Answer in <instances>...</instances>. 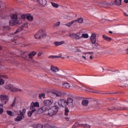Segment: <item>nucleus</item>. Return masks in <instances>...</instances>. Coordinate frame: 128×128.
Wrapping results in <instances>:
<instances>
[{
  "label": "nucleus",
  "instance_id": "11",
  "mask_svg": "<svg viewBox=\"0 0 128 128\" xmlns=\"http://www.w3.org/2000/svg\"><path fill=\"white\" fill-rule=\"evenodd\" d=\"M90 40L92 42H96V33L92 34L90 38Z\"/></svg>",
  "mask_w": 128,
  "mask_h": 128
},
{
  "label": "nucleus",
  "instance_id": "49",
  "mask_svg": "<svg viewBox=\"0 0 128 128\" xmlns=\"http://www.w3.org/2000/svg\"><path fill=\"white\" fill-rule=\"evenodd\" d=\"M94 54V52H84V54Z\"/></svg>",
  "mask_w": 128,
  "mask_h": 128
},
{
  "label": "nucleus",
  "instance_id": "5",
  "mask_svg": "<svg viewBox=\"0 0 128 128\" xmlns=\"http://www.w3.org/2000/svg\"><path fill=\"white\" fill-rule=\"evenodd\" d=\"M50 94L52 98H56V96L62 97L64 96H66V92L61 91H56L55 92H50Z\"/></svg>",
  "mask_w": 128,
  "mask_h": 128
},
{
  "label": "nucleus",
  "instance_id": "51",
  "mask_svg": "<svg viewBox=\"0 0 128 128\" xmlns=\"http://www.w3.org/2000/svg\"><path fill=\"white\" fill-rule=\"evenodd\" d=\"M4 112V109L2 108H0V114H2Z\"/></svg>",
  "mask_w": 128,
  "mask_h": 128
},
{
  "label": "nucleus",
  "instance_id": "27",
  "mask_svg": "<svg viewBox=\"0 0 128 128\" xmlns=\"http://www.w3.org/2000/svg\"><path fill=\"white\" fill-rule=\"evenodd\" d=\"M74 20H76V22H78L79 24H82L84 22V19L82 18Z\"/></svg>",
  "mask_w": 128,
  "mask_h": 128
},
{
  "label": "nucleus",
  "instance_id": "54",
  "mask_svg": "<svg viewBox=\"0 0 128 128\" xmlns=\"http://www.w3.org/2000/svg\"><path fill=\"white\" fill-rule=\"evenodd\" d=\"M26 108H23L22 110V112H23L24 114H26Z\"/></svg>",
  "mask_w": 128,
  "mask_h": 128
},
{
  "label": "nucleus",
  "instance_id": "24",
  "mask_svg": "<svg viewBox=\"0 0 128 128\" xmlns=\"http://www.w3.org/2000/svg\"><path fill=\"white\" fill-rule=\"evenodd\" d=\"M66 102H67L68 106V104H72L74 100L70 98H68Z\"/></svg>",
  "mask_w": 128,
  "mask_h": 128
},
{
  "label": "nucleus",
  "instance_id": "58",
  "mask_svg": "<svg viewBox=\"0 0 128 128\" xmlns=\"http://www.w3.org/2000/svg\"><path fill=\"white\" fill-rule=\"evenodd\" d=\"M85 91H86V92H92V91H90V90H86Z\"/></svg>",
  "mask_w": 128,
  "mask_h": 128
},
{
  "label": "nucleus",
  "instance_id": "50",
  "mask_svg": "<svg viewBox=\"0 0 128 128\" xmlns=\"http://www.w3.org/2000/svg\"><path fill=\"white\" fill-rule=\"evenodd\" d=\"M1 76H2V78H8V76H5V75L0 76V78Z\"/></svg>",
  "mask_w": 128,
  "mask_h": 128
},
{
  "label": "nucleus",
  "instance_id": "47",
  "mask_svg": "<svg viewBox=\"0 0 128 128\" xmlns=\"http://www.w3.org/2000/svg\"><path fill=\"white\" fill-rule=\"evenodd\" d=\"M36 128H44V127L42 126V125L40 124H38L36 126Z\"/></svg>",
  "mask_w": 128,
  "mask_h": 128
},
{
  "label": "nucleus",
  "instance_id": "34",
  "mask_svg": "<svg viewBox=\"0 0 128 128\" xmlns=\"http://www.w3.org/2000/svg\"><path fill=\"white\" fill-rule=\"evenodd\" d=\"M16 98L15 97L12 104H11V108H14V106L16 105Z\"/></svg>",
  "mask_w": 128,
  "mask_h": 128
},
{
  "label": "nucleus",
  "instance_id": "57",
  "mask_svg": "<svg viewBox=\"0 0 128 128\" xmlns=\"http://www.w3.org/2000/svg\"><path fill=\"white\" fill-rule=\"evenodd\" d=\"M125 52L126 54H128V48H127L126 50H125Z\"/></svg>",
  "mask_w": 128,
  "mask_h": 128
},
{
  "label": "nucleus",
  "instance_id": "41",
  "mask_svg": "<svg viewBox=\"0 0 128 128\" xmlns=\"http://www.w3.org/2000/svg\"><path fill=\"white\" fill-rule=\"evenodd\" d=\"M4 84V80H2V78H0V86Z\"/></svg>",
  "mask_w": 128,
  "mask_h": 128
},
{
  "label": "nucleus",
  "instance_id": "63",
  "mask_svg": "<svg viewBox=\"0 0 128 128\" xmlns=\"http://www.w3.org/2000/svg\"><path fill=\"white\" fill-rule=\"evenodd\" d=\"M24 26L25 27V28H28V24H24Z\"/></svg>",
  "mask_w": 128,
  "mask_h": 128
},
{
  "label": "nucleus",
  "instance_id": "26",
  "mask_svg": "<svg viewBox=\"0 0 128 128\" xmlns=\"http://www.w3.org/2000/svg\"><path fill=\"white\" fill-rule=\"evenodd\" d=\"M62 88H70V84L68 82L62 84Z\"/></svg>",
  "mask_w": 128,
  "mask_h": 128
},
{
  "label": "nucleus",
  "instance_id": "45",
  "mask_svg": "<svg viewBox=\"0 0 128 128\" xmlns=\"http://www.w3.org/2000/svg\"><path fill=\"white\" fill-rule=\"evenodd\" d=\"M4 28H5V30H10V27L9 26H4Z\"/></svg>",
  "mask_w": 128,
  "mask_h": 128
},
{
  "label": "nucleus",
  "instance_id": "25",
  "mask_svg": "<svg viewBox=\"0 0 128 128\" xmlns=\"http://www.w3.org/2000/svg\"><path fill=\"white\" fill-rule=\"evenodd\" d=\"M122 0H115L114 4L116 6H120Z\"/></svg>",
  "mask_w": 128,
  "mask_h": 128
},
{
  "label": "nucleus",
  "instance_id": "59",
  "mask_svg": "<svg viewBox=\"0 0 128 128\" xmlns=\"http://www.w3.org/2000/svg\"><path fill=\"white\" fill-rule=\"evenodd\" d=\"M124 14L125 16H128V14L124 12Z\"/></svg>",
  "mask_w": 128,
  "mask_h": 128
},
{
  "label": "nucleus",
  "instance_id": "42",
  "mask_svg": "<svg viewBox=\"0 0 128 128\" xmlns=\"http://www.w3.org/2000/svg\"><path fill=\"white\" fill-rule=\"evenodd\" d=\"M92 44H94V48H98V44L96 43V42H92Z\"/></svg>",
  "mask_w": 128,
  "mask_h": 128
},
{
  "label": "nucleus",
  "instance_id": "15",
  "mask_svg": "<svg viewBox=\"0 0 128 128\" xmlns=\"http://www.w3.org/2000/svg\"><path fill=\"white\" fill-rule=\"evenodd\" d=\"M61 58L64 59V58L62 57V54H60L58 55V56H48L49 58Z\"/></svg>",
  "mask_w": 128,
  "mask_h": 128
},
{
  "label": "nucleus",
  "instance_id": "36",
  "mask_svg": "<svg viewBox=\"0 0 128 128\" xmlns=\"http://www.w3.org/2000/svg\"><path fill=\"white\" fill-rule=\"evenodd\" d=\"M46 98V94H39V98Z\"/></svg>",
  "mask_w": 128,
  "mask_h": 128
},
{
  "label": "nucleus",
  "instance_id": "22",
  "mask_svg": "<svg viewBox=\"0 0 128 128\" xmlns=\"http://www.w3.org/2000/svg\"><path fill=\"white\" fill-rule=\"evenodd\" d=\"M9 24L10 26H16V20H11L9 21Z\"/></svg>",
  "mask_w": 128,
  "mask_h": 128
},
{
  "label": "nucleus",
  "instance_id": "46",
  "mask_svg": "<svg viewBox=\"0 0 128 128\" xmlns=\"http://www.w3.org/2000/svg\"><path fill=\"white\" fill-rule=\"evenodd\" d=\"M80 88V90H86V87L81 86H79Z\"/></svg>",
  "mask_w": 128,
  "mask_h": 128
},
{
  "label": "nucleus",
  "instance_id": "13",
  "mask_svg": "<svg viewBox=\"0 0 128 128\" xmlns=\"http://www.w3.org/2000/svg\"><path fill=\"white\" fill-rule=\"evenodd\" d=\"M50 70H52V72H60V69L56 66H51Z\"/></svg>",
  "mask_w": 128,
  "mask_h": 128
},
{
  "label": "nucleus",
  "instance_id": "60",
  "mask_svg": "<svg viewBox=\"0 0 128 128\" xmlns=\"http://www.w3.org/2000/svg\"><path fill=\"white\" fill-rule=\"evenodd\" d=\"M42 56V53L39 52V53L38 54V56Z\"/></svg>",
  "mask_w": 128,
  "mask_h": 128
},
{
  "label": "nucleus",
  "instance_id": "21",
  "mask_svg": "<svg viewBox=\"0 0 128 128\" xmlns=\"http://www.w3.org/2000/svg\"><path fill=\"white\" fill-rule=\"evenodd\" d=\"M82 106H88V100H82Z\"/></svg>",
  "mask_w": 128,
  "mask_h": 128
},
{
  "label": "nucleus",
  "instance_id": "29",
  "mask_svg": "<svg viewBox=\"0 0 128 128\" xmlns=\"http://www.w3.org/2000/svg\"><path fill=\"white\" fill-rule=\"evenodd\" d=\"M80 126H82V128H90V126L86 124H81Z\"/></svg>",
  "mask_w": 128,
  "mask_h": 128
},
{
  "label": "nucleus",
  "instance_id": "61",
  "mask_svg": "<svg viewBox=\"0 0 128 128\" xmlns=\"http://www.w3.org/2000/svg\"><path fill=\"white\" fill-rule=\"evenodd\" d=\"M96 108H98V109L100 108V106H97L96 107Z\"/></svg>",
  "mask_w": 128,
  "mask_h": 128
},
{
  "label": "nucleus",
  "instance_id": "16",
  "mask_svg": "<svg viewBox=\"0 0 128 128\" xmlns=\"http://www.w3.org/2000/svg\"><path fill=\"white\" fill-rule=\"evenodd\" d=\"M116 110L118 112L120 110H128V108L125 106H120V108H116Z\"/></svg>",
  "mask_w": 128,
  "mask_h": 128
},
{
  "label": "nucleus",
  "instance_id": "28",
  "mask_svg": "<svg viewBox=\"0 0 128 128\" xmlns=\"http://www.w3.org/2000/svg\"><path fill=\"white\" fill-rule=\"evenodd\" d=\"M69 36L70 38H74V40H78L77 38V36L76 34H70Z\"/></svg>",
  "mask_w": 128,
  "mask_h": 128
},
{
  "label": "nucleus",
  "instance_id": "39",
  "mask_svg": "<svg viewBox=\"0 0 128 128\" xmlns=\"http://www.w3.org/2000/svg\"><path fill=\"white\" fill-rule=\"evenodd\" d=\"M34 106L38 108V106H40V104L38 102H34Z\"/></svg>",
  "mask_w": 128,
  "mask_h": 128
},
{
  "label": "nucleus",
  "instance_id": "10",
  "mask_svg": "<svg viewBox=\"0 0 128 128\" xmlns=\"http://www.w3.org/2000/svg\"><path fill=\"white\" fill-rule=\"evenodd\" d=\"M20 116H18L16 117V118H15L14 120L15 122H20V120H22V118H24V115L22 112V110L20 111Z\"/></svg>",
  "mask_w": 128,
  "mask_h": 128
},
{
  "label": "nucleus",
  "instance_id": "31",
  "mask_svg": "<svg viewBox=\"0 0 128 128\" xmlns=\"http://www.w3.org/2000/svg\"><path fill=\"white\" fill-rule=\"evenodd\" d=\"M51 4L52 6H54V8H58L60 6V5H58V4H56L54 2H51Z\"/></svg>",
  "mask_w": 128,
  "mask_h": 128
},
{
  "label": "nucleus",
  "instance_id": "32",
  "mask_svg": "<svg viewBox=\"0 0 128 128\" xmlns=\"http://www.w3.org/2000/svg\"><path fill=\"white\" fill-rule=\"evenodd\" d=\"M12 18L13 20H18V15L16 14H14L12 16Z\"/></svg>",
  "mask_w": 128,
  "mask_h": 128
},
{
  "label": "nucleus",
  "instance_id": "8",
  "mask_svg": "<svg viewBox=\"0 0 128 128\" xmlns=\"http://www.w3.org/2000/svg\"><path fill=\"white\" fill-rule=\"evenodd\" d=\"M52 102H54V100L52 99H49V100H45L44 101V104L46 106V108H50V106H52Z\"/></svg>",
  "mask_w": 128,
  "mask_h": 128
},
{
  "label": "nucleus",
  "instance_id": "35",
  "mask_svg": "<svg viewBox=\"0 0 128 128\" xmlns=\"http://www.w3.org/2000/svg\"><path fill=\"white\" fill-rule=\"evenodd\" d=\"M6 113L8 116H14V114L12 113V112L10 111V110H7Z\"/></svg>",
  "mask_w": 128,
  "mask_h": 128
},
{
  "label": "nucleus",
  "instance_id": "55",
  "mask_svg": "<svg viewBox=\"0 0 128 128\" xmlns=\"http://www.w3.org/2000/svg\"><path fill=\"white\" fill-rule=\"evenodd\" d=\"M60 22H58L56 24V25L58 26H60Z\"/></svg>",
  "mask_w": 128,
  "mask_h": 128
},
{
  "label": "nucleus",
  "instance_id": "44",
  "mask_svg": "<svg viewBox=\"0 0 128 128\" xmlns=\"http://www.w3.org/2000/svg\"><path fill=\"white\" fill-rule=\"evenodd\" d=\"M21 18H22V20H24V19L26 18V14L22 15Z\"/></svg>",
  "mask_w": 128,
  "mask_h": 128
},
{
  "label": "nucleus",
  "instance_id": "3",
  "mask_svg": "<svg viewBox=\"0 0 128 128\" xmlns=\"http://www.w3.org/2000/svg\"><path fill=\"white\" fill-rule=\"evenodd\" d=\"M94 2L96 4V6H102L103 8H109L110 6H114V3L112 2H108L106 1L103 2H98L94 0Z\"/></svg>",
  "mask_w": 128,
  "mask_h": 128
},
{
  "label": "nucleus",
  "instance_id": "23",
  "mask_svg": "<svg viewBox=\"0 0 128 128\" xmlns=\"http://www.w3.org/2000/svg\"><path fill=\"white\" fill-rule=\"evenodd\" d=\"M82 32H80L76 34V36H77V39L78 40H80V38H82Z\"/></svg>",
  "mask_w": 128,
  "mask_h": 128
},
{
  "label": "nucleus",
  "instance_id": "17",
  "mask_svg": "<svg viewBox=\"0 0 128 128\" xmlns=\"http://www.w3.org/2000/svg\"><path fill=\"white\" fill-rule=\"evenodd\" d=\"M30 22L34 20V17L30 14H26V18Z\"/></svg>",
  "mask_w": 128,
  "mask_h": 128
},
{
  "label": "nucleus",
  "instance_id": "12",
  "mask_svg": "<svg viewBox=\"0 0 128 128\" xmlns=\"http://www.w3.org/2000/svg\"><path fill=\"white\" fill-rule=\"evenodd\" d=\"M36 2L41 6H46V0H36Z\"/></svg>",
  "mask_w": 128,
  "mask_h": 128
},
{
  "label": "nucleus",
  "instance_id": "48",
  "mask_svg": "<svg viewBox=\"0 0 128 128\" xmlns=\"http://www.w3.org/2000/svg\"><path fill=\"white\" fill-rule=\"evenodd\" d=\"M123 81L124 82H128V76H126L124 78Z\"/></svg>",
  "mask_w": 128,
  "mask_h": 128
},
{
  "label": "nucleus",
  "instance_id": "52",
  "mask_svg": "<svg viewBox=\"0 0 128 128\" xmlns=\"http://www.w3.org/2000/svg\"><path fill=\"white\" fill-rule=\"evenodd\" d=\"M117 94L118 93L116 92L106 94Z\"/></svg>",
  "mask_w": 128,
  "mask_h": 128
},
{
  "label": "nucleus",
  "instance_id": "4",
  "mask_svg": "<svg viewBox=\"0 0 128 128\" xmlns=\"http://www.w3.org/2000/svg\"><path fill=\"white\" fill-rule=\"evenodd\" d=\"M36 54V52H31L29 54L28 52H24L21 54V56L22 58H24V60H28V56H29V58H32V57L34 56Z\"/></svg>",
  "mask_w": 128,
  "mask_h": 128
},
{
  "label": "nucleus",
  "instance_id": "20",
  "mask_svg": "<svg viewBox=\"0 0 128 128\" xmlns=\"http://www.w3.org/2000/svg\"><path fill=\"white\" fill-rule=\"evenodd\" d=\"M102 38L105 40H107V42H110V40H112V38L106 35H103Z\"/></svg>",
  "mask_w": 128,
  "mask_h": 128
},
{
  "label": "nucleus",
  "instance_id": "37",
  "mask_svg": "<svg viewBox=\"0 0 128 128\" xmlns=\"http://www.w3.org/2000/svg\"><path fill=\"white\" fill-rule=\"evenodd\" d=\"M82 38H88V34H82Z\"/></svg>",
  "mask_w": 128,
  "mask_h": 128
},
{
  "label": "nucleus",
  "instance_id": "7",
  "mask_svg": "<svg viewBox=\"0 0 128 128\" xmlns=\"http://www.w3.org/2000/svg\"><path fill=\"white\" fill-rule=\"evenodd\" d=\"M4 88L6 90H10V92H22V91L21 89L14 88V86H12V84L6 85Z\"/></svg>",
  "mask_w": 128,
  "mask_h": 128
},
{
  "label": "nucleus",
  "instance_id": "64",
  "mask_svg": "<svg viewBox=\"0 0 128 128\" xmlns=\"http://www.w3.org/2000/svg\"><path fill=\"white\" fill-rule=\"evenodd\" d=\"M2 106H3L2 104H0V108H2Z\"/></svg>",
  "mask_w": 128,
  "mask_h": 128
},
{
  "label": "nucleus",
  "instance_id": "33",
  "mask_svg": "<svg viewBox=\"0 0 128 128\" xmlns=\"http://www.w3.org/2000/svg\"><path fill=\"white\" fill-rule=\"evenodd\" d=\"M34 102H32L30 104V110H34Z\"/></svg>",
  "mask_w": 128,
  "mask_h": 128
},
{
  "label": "nucleus",
  "instance_id": "62",
  "mask_svg": "<svg viewBox=\"0 0 128 128\" xmlns=\"http://www.w3.org/2000/svg\"><path fill=\"white\" fill-rule=\"evenodd\" d=\"M94 58V57H92V56H90V60H92Z\"/></svg>",
  "mask_w": 128,
  "mask_h": 128
},
{
  "label": "nucleus",
  "instance_id": "56",
  "mask_svg": "<svg viewBox=\"0 0 128 128\" xmlns=\"http://www.w3.org/2000/svg\"><path fill=\"white\" fill-rule=\"evenodd\" d=\"M124 2L125 4H128V0H124Z\"/></svg>",
  "mask_w": 128,
  "mask_h": 128
},
{
  "label": "nucleus",
  "instance_id": "14",
  "mask_svg": "<svg viewBox=\"0 0 128 128\" xmlns=\"http://www.w3.org/2000/svg\"><path fill=\"white\" fill-rule=\"evenodd\" d=\"M64 44V41L56 42H54L55 46H62V44Z\"/></svg>",
  "mask_w": 128,
  "mask_h": 128
},
{
  "label": "nucleus",
  "instance_id": "53",
  "mask_svg": "<svg viewBox=\"0 0 128 128\" xmlns=\"http://www.w3.org/2000/svg\"><path fill=\"white\" fill-rule=\"evenodd\" d=\"M82 58H84V60H88V58H86V56H82Z\"/></svg>",
  "mask_w": 128,
  "mask_h": 128
},
{
  "label": "nucleus",
  "instance_id": "30",
  "mask_svg": "<svg viewBox=\"0 0 128 128\" xmlns=\"http://www.w3.org/2000/svg\"><path fill=\"white\" fill-rule=\"evenodd\" d=\"M76 22V20H72L68 24H66V26H71L72 24H74V22Z\"/></svg>",
  "mask_w": 128,
  "mask_h": 128
},
{
  "label": "nucleus",
  "instance_id": "2",
  "mask_svg": "<svg viewBox=\"0 0 128 128\" xmlns=\"http://www.w3.org/2000/svg\"><path fill=\"white\" fill-rule=\"evenodd\" d=\"M58 104L59 106H62V108H65L64 109V114L65 116H68V112H70V110L68 108V102L66 100L64 99H59L58 101Z\"/></svg>",
  "mask_w": 128,
  "mask_h": 128
},
{
  "label": "nucleus",
  "instance_id": "9",
  "mask_svg": "<svg viewBox=\"0 0 128 128\" xmlns=\"http://www.w3.org/2000/svg\"><path fill=\"white\" fill-rule=\"evenodd\" d=\"M0 98L2 104H6L8 102V96L6 95H1Z\"/></svg>",
  "mask_w": 128,
  "mask_h": 128
},
{
  "label": "nucleus",
  "instance_id": "19",
  "mask_svg": "<svg viewBox=\"0 0 128 128\" xmlns=\"http://www.w3.org/2000/svg\"><path fill=\"white\" fill-rule=\"evenodd\" d=\"M34 112H36V109H33L32 110L28 112V116H29V118H30V116H32V114H34Z\"/></svg>",
  "mask_w": 128,
  "mask_h": 128
},
{
  "label": "nucleus",
  "instance_id": "38",
  "mask_svg": "<svg viewBox=\"0 0 128 128\" xmlns=\"http://www.w3.org/2000/svg\"><path fill=\"white\" fill-rule=\"evenodd\" d=\"M114 110H116V108L114 106L110 107V108H108V110H110V112Z\"/></svg>",
  "mask_w": 128,
  "mask_h": 128
},
{
  "label": "nucleus",
  "instance_id": "1",
  "mask_svg": "<svg viewBox=\"0 0 128 128\" xmlns=\"http://www.w3.org/2000/svg\"><path fill=\"white\" fill-rule=\"evenodd\" d=\"M48 112V114L50 116H54V114H58V106H54L50 108L48 107L42 106L38 108L37 114H42V112Z\"/></svg>",
  "mask_w": 128,
  "mask_h": 128
},
{
  "label": "nucleus",
  "instance_id": "43",
  "mask_svg": "<svg viewBox=\"0 0 128 128\" xmlns=\"http://www.w3.org/2000/svg\"><path fill=\"white\" fill-rule=\"evenodd\" d=\"M78 122H76L72 126V128H78Z\"/></svg>",
  "mask_w": 128,
  "mask_h": 128
},
{
  "label": "nucleus",
  "instance_id": "6",
  "mask_svg": "<svg viewBox=\"0 0 128 128\" xmlns=\"http://www.w3.org/2000/svg\"><path fill=\"white\" fill-rule=\"evenodd\" d=\"M46 36V32L44 30H40L39 31L35 34V38L38 40H40V38H44Z\"/></svg>",
  "mask_w": 128,
  "mask_h": 128
},
{
  "label": "nucleus",
  "instance_id": "40",
  "mask_svg": "<svg viewBox=\"0 0 128 128\" xmlns=\"http://www.w3.org/2000/svg\"><path fill=\"white\" fill-rule=\"evenodd\" d=\"M22 24V20H16V24Z\"/></svg>",
  "mask_w": 128,
  "mask_h": 128
},
{
  "label": "nucleus",
  "instance_id": "18",
  "mask_svg": "<svg viewBox=\"0 0 128 128\" xmlns=\"http://www.w3.org/2000/svg\"><path fill=\"white\" fill-rule=\"evenodd\" d=\"M22 30H24L23 26L19 27L16 31L14 32V34H16L18 32H22Z\"/></svg>",
  "mask_w": 128,
  "mask_h": 128
}]
</instances>
